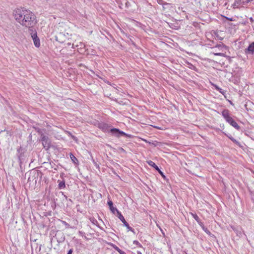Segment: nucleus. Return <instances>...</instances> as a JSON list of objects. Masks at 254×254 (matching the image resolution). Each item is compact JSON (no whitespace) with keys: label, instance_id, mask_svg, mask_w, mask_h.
Wrapping results in <instances>:
<instances>
[{"label":"nucleus","instance_id":"1","mask_svg":"<svg viewBox=\"0 0 254 254\" xmlns=\"http://www.w3.org/2000/svg\"><path fill=\"white\" fill-rule=\"evenodd\" d=\"M12 15L14 19L22 26L32 28L37 23L35 14L24 7L16 8Z\"/></svg>","mask_w":254,"mask_h":254},{"label":"nucleus","instance_id":"2","mask_svg":"<svg viewBox=\"0 0 254 254\" xmlns=\"http://www.w3.org/2000/svg\"><path fill=\"white\" fill-rule=\"evenodd\" d=\"M31 37L33 40V43L35 47L38 48H39L41 46V43L40 39L37 36V32L35 31L31 33Z\"/></svg>","mask_w":254,"mask_h":254},{"label":"nucleus","instance_id":"3","mask_svg":"<svg viewBox=\"0 0 254 254\" xmlns=\"http://www.w3.org/2000/svg\"><path fill=\"white\" fill-rule=\"evenodd\" d=\"M110 131L112 133L115 134L116 136L118 137H119L120 136L119 134H120L121 135L126 136L129 138H131L132 137V136L131 135L127 134L125 132H124V131H121L120 129H119L118 128H113L111 129L110 130Z\"/></svg>","mask_w":254,"mask_h":254},{"label":"nucleus","instance_id":"4","mask_svg":"<svg viewBox=\"0 0 254 254\" xmlns=\"http://www.w3.org/2000/svg\"><path fill=\"white\" fill-rule=\"evenodd\" d=\"M42 143L44 148L48 149L51 146V141L48 137L45 135H42L41 136Z\"/></svg>","mask_w":254,"mask_h":254},{"label":"nucleus","instance_id":"5","mask_svg":"<svg viewBox=\"0 0 254 254\" xmlns=\"http://www.w3.org/2000/svg\"><path fill=\"white\" fill-rule=\"evenodd\" d=\"M222 115L225 120L228 123L233 120V119L230 116L229 111L228 110H224L222 112Z\"/></svg>","mask_w":254,"mask_h":254},{"label":"nucleus","instance_id":"6","mask_svg":"<svg viewBox=\"0 0 254 254\" xmlns=\"http://www.w3.org/2000/svg\"><path fill=\"white\" fill-rule=\"evenodd\" d=\"M98 127L104 132L107 131L109 129V126L106 123H100L98 124Z\"/></svg>","mask_w":254,"mask_h":254},{"label":"nucleus","instance_id":"7","mask_svg":"<svg viewBox=\"0 0 254 254\" xmlns=\"http://www.w3.org/2000/svg\"><path fill=\"white\" fill-rule=\"evenodd\" d=\"M117 214H118V217L120 219V220L125 224L127 222L125 219L124 218V216L122 214L121 212L119 211H117Z\"/></svg>","mask_w":254,"mask_h":254},{"label":"nucleus","instance_id":"8","mask_svg":"<svg viewBox=\"0 0 254 254\" xmlns=\"http://www.w3.org/2000/svg\"><path fill=\"white\" fill-rule=\"evenodd\" d=\"M146 162L149 166L153 167L157 171L158 170H159V168H158V167L153 161L149 160L147 161Z\"/></svg>","mask_w":254,"mask_h":254},{"label":"nucleus","instance_id":"9","mask_svg":"<svg viewBox=\"0 0 254 254\" xmlns=\"http://www.w3.org/2000/svg\"><path fill=\"white\" fill-rule=\"evenodd\" d=\"M248 50L252 54H254V42L249 45Z\"/></svg>","mask_w":254,"mask_h":254},{"label":"nucleus","instance_id":"10","mask_svg":"<svg viewBox=\"0 0 254 254\" xmlns=\"http://www.w3.org/2000/svg\"><path fill=\"white\" fill-rule=\"evenodd\" d=\"M229 124L236 129H239L240 127L238 124L234 121V119L232 120Z\"/></svg>","mask_w":254,"mask_h":254},{"label":"nucleus","instance_id":"11","mask_svg":"<svg viewBox=\"0 0 254 254\" xmlns=\"http://www.w3.org/2000/svg\"><path fill=\"white\" fill-rule=\"evenodd\" d=\"M69 156L72 162L76 164L77 162H78V160L77 159V158L72 153H70Z\"/></svg>","mask_w":254,"mask_h":254},{"label":"nucleus","instance_id":"12","mask_svg":"<svg viewBox=\"0 0 254 254\" xmlns=\"http://www.w3.org/2000/svg\"><path fill=\"white\" fill-rule=\"evenodd\" d=\"M58 186L60 189H64L65 187V182L64 181H60Z\"/></svg>","mask_w":254,"mask_h":254},{"label":"nucleus","instance_id":"13","mask_svg":"<svg viewBox=\"0 0 254 254\" xmlns=\"http://www.w3.org/2000/svg\"><path fill=\"white\" fill-rule=\"evenodd\" d=\"M212 54L215 56H223L224 57L225 56V54L221 53V52H219V51H216V50H215V51H214Z\"/></svg>","mask_w":254,"mask_h":254},{"label":"nucleus","instance_id":"14","mask_svg":"<svg viewBox=\"0 0 254 254\" xmlns=\"http://www.w3.org/2000/svg\"><path fill=\"white\" fill-rule=\"evenodd\" d=\"M192 216L193 217V218L197 221V222H199V221L200 220V219L199 218V217L196 214H193V213H191Z\"/></svg>","mask_w":254,"mask_h":254},{"label":"nucleus","instance_id":"15","mask_svg":"<svg viewBox=\"0 0 254 254\" xmlns=\"http://www.w3.org/2000/svg\"><path fill=\"white\" fill-rule=\"evenodd\" d=\"M202 228V229L205 231V232L206 234H207L209 236L211 235V233L206 228L204 227V226H203Z\"/></svg>","mask_w":254,"mask_h":254},{"label":"nucleus","instance_id":"16","mask_svg":"<svg viewBox=\"0 0 254 254\" xmlns=\"http://www.w3.org/2000/svg\"><path fill=\"white\" fill-rule=\"evenodd\" d=\"M124 225L127 227L128 231H130L132 232L133 231V229L129 226L127 222H126V223H125Z\"/></svg>","mask_w":254,"mask_h":254},{"label":"nucleus","instance_id":"17","mask_svg":"<svg viewBox=\"0 0 254 254\" xmlns=\"http://www.w3.org/2000/svg\"><path fill=\"white\" fill-rule=\"evenodd\" d=\"M110 209L113 213H115V211L117 212V211H119L116 208L114 207L113 205L110 208Z\"/></svg>","mask_w":254,"mask_h":254},{"label":"nucleus","instance_id":"18","mask_svg":"<svg viewBox=\"0 0 254 254\" xmlns=\"http://www.w3.org/2000/svg\"><path fill=\"white\" fill-rule=\"evenodd\" d=\"M91 222L94 224L96 225L97 224V221L94 218H90Z\"/></svg>","mask_w":254,"mask_h":254},{"label":"nucleus","instance_id":"19","mask_svg":"<svg viewBox=\"0 0 254 254\" xmlns=\"http://www.w3.org/2000/svg\"><path fill=\"white\" fill-rule=\"evenodd\" d=\"M221 16L224 18H225L226 19H227L229 21H233L234 20V19H233V18L232 17H231V18H229V17H227L225 16H224V15H221Z\"/></svg>","mask_w":254,"mask_h":254},{"label":"nucleus","instance_id":"20","mask_svg":"<svg viewBox=\"0 0 254 254\" xmlns=\"http://www.w3.org/2000/svg\"><path fill=\"white\" fill-rule=\"evenodd\" d=\"M157 171L159 172V173L161 175V176L163 178H165V176L164 175L163 173L159 169V170H157Z\"/></svg>","mask_w":254,"mask_h":254},{"label":"nucleus","instance_id":"21","mask_svg":"<svg viewBox=\"0 0 254 254\" xmlns=\"http://www.w3.org/2000/svg\"><path fill=\"white\" fill-rule=\"evenodd\" d=\"M108 204L109 205V207L110 208L111 207H112V206L113 205V203L111 200H110L108 201Z\"/></svg>","mask_w":254,"mask_h":254},{"label":"nucleus","instance_id":"22","mask_svg":"<svg viewBox=\"0 0 254 254\" xmlns=\"http://www.w3.org/2000/svg\"><path fill=\"white\" fill-rule=\"evenodd\" d=\"M157 2L159 4H163V1L162 0H157Z\"/></svg>","mask_w":254,"mask_h":254},{"label":"nucleus","instance_id":"23","mask_svg":"<svg viewBox=\"0 0 254 254\" xmlns=\"http://www.w3.org/2000/svg\"><path fill=\"white\" fill-rule=\"evenodd\" d=\"M72 250L71 249H70L69 250V251L68 252L67 254H72Z\"/></svg>","mask_w":254,"mask_h":254},{"label":"nucleus","instance_id":"24","mask_svg":"<svg viewBox=\"0 0 254 254\" xmlns=\"http://www.w3.org/2000/svg\"><path fill=\"white\" fill-rule=\"evenodd\" d=\"M118 251L121 254H125V252H122L121 250H118Z\"/></svg>","mask_w":254,"mask_h":254},{"label":"nucleus","instance_id":"25","mask_svg":"<svg viewBox=\"0 0 254 254\" xmlns=\"http://www.w3.org/2000/svg\"><path fill=\"white\" fill-rule=\"evenodd\" d=\"M218 91H219L220 93H222V89L220 88H219L218 90H217Z\"/></svg>","mask_w":254,"mask_h":254},{"label":"nucleus","instance_id":"26","mask_svg":"<svg viewBox=\"0 0 254 254\" xmlns=\"http://www.w3.org/2000/svg\"><path fill=\"white\" fill-rule=\"evenodd\" d=\"M218 91H219L220 93H222V89L220 88H219L218 90H217Z\"/></svg>","mask_w":254,"mask_h":254},{"label":"nucleus","instance_id":"27","mask_svg":"<svg viewBox=\"0 0 254 254\" xmlns=\"http://www.w3.org/2000/svg\"><path fill=\"white\" fill-rule=\"evenodd\" d=\"M215 88L217 90H218L219 88L217 86H215Z\"/></svg>","mask_w":254,"mask_h":254},{"label":"nucleus","instance_id":"28","mask_svg":"<svg viewBox=\"0 0 254 254\" xmlns=\"http://www.w3.org/2000/svg\"><path fill=\"white\" fill-rule=\"evenodd\" d=\"M154 127L156 128L160 129V128H159V127Z\"/></svg>","mask_w":254,"mask_h":254},{"label":"nucleus","instance_id":"29","mask_svg":"<svg viewBox=\"0 0 254 254\" xmlns=\"http://www.w3.org/2000/svg\"><path fill=\"white\" fill-rule=\"evenodd\" d=\"M82 65L83 66L84 65H83V64H80L79 65V66H82Z\"/></svg>","mask_w":254,"mask_h":254},{"label":"nucleus","instance_id":"30","mask_svg":"<svg viewBox=\"0 0 254 254\" xmlns=\"http://www.w3.org/2000/svg\"><path fill=\"white\" fill-rule=\"evenodd\" d=\"M230 139H231V140H232V141H235V139H233V138H230Z\"/></svg>","mask_w":254,"mask_h":254},{"label":"nucleus","instance_id":"31","mask_svg":"<svg viewBox=\"0 0 254 254\" xmlns=\"http://www.w3.org/2000/svg\"><path fill=\"white\" fill-rule=\"evenodd\" d=\"M142 140H143V141H145V142H146V141H146L145 139H142Z\"/></svg>","mask_w":254,"mask_h":254}]
</instances>
